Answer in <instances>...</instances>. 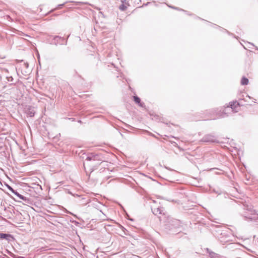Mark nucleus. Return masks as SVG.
Segmentation results:
<instances>
[{
	"instance_id": "nucleus-14",
	"label": "nucleus",
	"mask_w": 258,
	"mask_h": 258,
	"mask_svg": "<svg viewBox=\"0 0 258 258\" xmlns=\"http://www.w3.org/2000/svg\"><path fill=\"white\" fill-rule=\"evenodd\" d=\"M64 5V4H61V5H58V7L60 8L62 6H63Z\"/></svg>"
},
{
	"instance_id": "nucleus-6",
	"label": "nucleus",
	"mask_w": 258,
	"mask_h": 258,
	"mask_svg": "<svg viewBox=\"0 0 258 258\" xmlns=\"http://www.w3.org/2000/svg\"><path fill=\"white\" fill-rule=\"evenodd\" d=\"M134 101L137 104H138L140 106H141L142 107H145L144 103L142 102L141 101L140 98L139 97H138L137 96H134Z\"/></svg>"
},
{
	"instance_id": "nucleus-5",
	"label": "nucleus",
	"mask_w": 258,
	"mask_h": 258,
	"mask_svg": "<svg viewBox=\"0 0 258 258\" xmlns=\"http://www.w3.org/2000/svg\"><path fill=\"white\" fill-rule=\"evenodd\" d=\"M153 213L155 215H158V214H162V212L163 211V208L158 207L154 208L152 209Z\"/></svg>"
},
{
	"instance_id": "nucleus-15",
	"label": "nucleus",
	"mask_w": 258,
	"mask_h": 258,
	"mask_svg": "<svg viewBox=\"0 0 258 258\" xmlns=\"http://www.w3.org/2000/svg\"><path fill=\"white\" fill-rule=\"evenodd\" d=\"M171 221L172 222V223H175V222H177L176 221H174V220H171Z\"/></svg>"
},
{
	"instance_id": "nucleus-11",
	"label": "nucleus",
	"mask_w": 258,
	"mask_h": 258,
	"mask_svg": "<svg viewBox=\"0 0 258 258\" xmlns=\"http://www.w3.org/2000/svg\"><path fill=\"white\" fill-rule=\"evenodd\" d=\"M28 114L29 115V116L30 117H32L35 114V112H33V111H29L28 112Z\"/></svg>"
},
{
	"instance_id": "nucleus-20",
	"label": "nucleus",
	"mask_w": 258,
	"mask_h": 258,
	"mask_svg": "<svg viewBox=\"0 0 258 258\" xmlns=\"http://www.w3.org/2000/svg\"><path fill=\"white\" fill-rule=\"evenodd\" d=\"M102 220H105V218H102Z\"/></svg>"
},
{
	"instance_id": "nucleus-10",
	"label": "nucleus",
	"mask_w": 258,
	"mask_h": 258,
	"mask_svg": "<svg viewBox=\"0 0 258 258\" xmlns=\"http://www.w3.org/2000/svg\"><path fill=\"white\" fill-rule=\"evenodd\" d=\"M119 8L121 11H123L126 9V7L124 6L123 4H122L119 6Z\"/></svg>"
},
{
	"instance_id": "nucleus-4",
	"label": "nucleus",
	"mask_w": 258,
	"mask_h": 258,
	"mask_svg": "<svg viewBox=\"0 0 258 258\" xmlns=\"http://www.w3.org/2000/svg\"><path fill=\"white\" fill-rule=\"evenodd\" d=\"M13 237L12 235L8 233H0V239H5L10 241Z\"/></svg>"
},
{
	"instance_id": "nucleus-19",
	"label": "nucleus",
	"mask_w": 258,
	"mask_h": 258,
	"mask_svg": "<svg viewBox=\"0 0 258 258\" xmlns=\"http://www.w3.org/2000/svg\"><path fill=\"white\" fill-rule=\"evenodd\" d=\"M171 7L172 8H173V9H177V8H175V7Z\"/></svg>"
},
{
	"instance_id": "nucleus-18",
	"label": "nucleus",
	"mask_w": 258,
	"mask_h": 258,
	"mask_svg": "<svg viewBox=\"0 0 258 258\" xmlns=\"http://www.w3.org/2000/svg\"><path fill=\"white\" fill-rule=\"evenodd\" d=\"M159 218L160 219L161 221L163 220V219H162V218L161 217H159Z\"/></svg>"
},
{
	"instance_id": "nucleus-2",
	"label": "nucleus",
	"mask_w": 258,
	"mask_h": 258,
	"mask_svg": "<svg viewBox=\"0 0 258 258\" xmlns=\"http://www.w3.org/2000/svg\"><path fill=\"white\" fill-rule=\"evenodd\" d=\"M238 107H239V103L237 101H234L231 102L230 106H227V108L231 110L232 111L237 112L238 111L237 108Z\"/></svg>"
},
{
	"instance_id": "nucleus-13",
	"label": "nucleus",
	"mask_w": 258,
	"mask_h": 258,
	"mask_svg": "<svg viewBox=\"0 0 258 258\" xmlns=\"http://www.w3.org/2000/svg\"><path fill=\"white\" fill-rule=\"evenodd\" d=\"M224 117V115L223 114H222L219 115H218V116H217V117Z\"/></svg>"
},
{
	"instance_id": "nucleus-16",
	"label": "nucleus",
	"mask_w": 258,
	"mask_h": 258,
	"mask_svg": "<svg viewBox=\"0 0 258 258\" xmlns=\"http://www.w3.org/2000/svg\"><path fill=\"white\" fill-rule=\"evenodd\" d=\"M25 65L26 66L27 68L28 67V64L27 63H25Z\"/></svg>"
},
{
	"instance_id": "nucleus-1",
	"label": "nucleus",
	"mask_w": 258,
	"mask_h": 258,
	"mask_svg": "<svg viewBox=\"0 0 258 258\" xmlns=\"http://www.w3.org/2000/svg\"><path fill=\"white\" fill-rule=\"evenodd\" d=\"M202 142H211V143H215L217 142V139L215 136L208 134L205 135L201 140Z\"/></svg>"
},
{
	"instance_id": "nucleus-3",
	"label": "nucleus",
	"mask_w": 258,
	"mask_h": 258,
	"mask_svg": "<svg viewBox=\"0 0 258 258\" xmlns=\"http://www.w3.org/2000/svg\"><path fill=\"white\" fill-rule=\"evenodd\" d=\"M9 189L15 195H16L20 199L24 200L25 202H27L29 201L28 198L20 195L19 193H18L17 191L14 190L11 186L9 187Z\"/></svg>"
},
{
	"instance_id": "nucleus-7",
	"label": "nucleus",
	"mask_w": 258,
	"mask_h": 258,
	"mask_svg": "<svg viewBox=\"0 0 258 258\" xmlns=\"http://www.w3.org/2000/svg\"><path fill=\"white\" fill-rule=\"evenodd\" d=\"M53 40L54 41L55 44L56 45L57 44L59 43V42H58L59 40H61L62 41H64V38L63 37H61L59 36H55L54 37Z\"/></svg>"
},
{
	"instance_id": "nucleus-8",
	"label": "nucleus",
	"mask_w": 258,
	"mask_h": 258,
	"mask_svg": "<svg viewBox=\"0 0 258 258\" xmlns=\"http://www.w3.org/2000/svg\"><path fill=\"white\" fill-rule=\"evenodd\" d=\"M248 83V80L245 77H243L241 80V84L242 85H247Z\"/></svg>"
},
{
	"instance_id": "nucleus-9",
	"label": "nucleus",
	"mask_w": 258,
	"mask_h": 258,
	"mask_svg": "<svg viewBox=\"0 0 258 258\" xmlns=\"http://www.w3.org/2000/svg\"><path fill=\"white\" fill-rule=\"evenodd\" d=\"M95 157L96 156L94 155L89 156L87 157L86 160L87 161L95 160Z\"/></svg>"
},
{
	"instance_id": "nucleus-17",
	"label": "nucleus",
	"mask_w": 258,
	"mask_h": 258,
	"mask_svg": "<svg viewBox=\"0 0 258 258\" xmlns=\"http://www.w3.org/2000/svg\"><path fill=\"white\" fill-rule=\"evenodd\" d=\"M216 117H211V119H216Z\"/></svg>"
},
{
	"instance_id": "nucleus-12",
	"label": "nucleus",
	"mask_w": 258,
	"mask_h": 258,
	"mask_svg": "<svg viewBox=\"0 0 258 258\" xmlns=\"http://www.w3.org/2000/svg\"><path fill=\"white\" fill-rule=\"evenodd\" d=\"M13 79V77H10L9 78H8V81H12Z\"/></svg>"
}]
</instances>
